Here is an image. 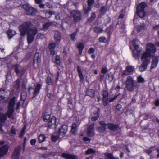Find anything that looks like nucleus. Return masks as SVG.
Instances as JSON below:
<instances>
[{
  "instance_id": "f257e3e1",
  "label": "nucleus",
  "mask_w": 159,
  "mask_h": 159,
  "mask_svg": "<svg viewBox=\"0 0 159 159\" xmlns=\"http://www.w3.org/2000/svg\"><path fill=\"white\" fill-rule=\"evenodd\" d=\"M156 51V48L154 44L149 43L147 44L146 51L141 57L142 62L139 68L140 72H143L147 69L148 65L150 63L151 57L155 54Z\"/></svg>"
},
{
  "instance_id": "f03ea898",
  "label": "nucleus",
  "mask_w": 159,
  "mask_h": 159,
  "mask_svg": "<svg viewBox=\"0 0 159 159\" xmlns=\"http://www.w3.org/2000/svg\"><path fill=\"white\" fill-rule=\"evenodd\" d=\"M31 25V23L30 21L25 22L20 25L19 29L20 36H24L26 34L31 32L34 30L30 28Z\"/></svg>"
},
{
  "instance_id": "7ed1b4c3",
  "label": "nucleus",
  "mask_w": 159,
  "mask_h": 159,
  "mask_svg": "<svg viewBox=\"0 0 159 159\" xmlns=\"http://www.w3.org/2000/svg\"><path fill=\"white\" fill-rule=\"evenodd\" d=\"M16 98L15 96L13 97L8 103V110L6 114L9 118H11L13 116V114L14 112V107L16 103Z\"/></svg>"
},
{
  "instance_id": "20e7f679",
  "label": "nucleus",
  "mask_w": 159,
  "mask_h": 159,
  "mask_svg": "<svg viewBox=\"0 0 159 159\" xmlns=\"http://www.w3.org/2000/svg\"><path fill=\"white\" fill-rule=\"evenodd\" d=\"M125 84L127 89L129 91L131 92L134 90V80L131 76H129L127 77Z\"/></svg>"
},
{
  "instance_id": "39448f33",
  "label": "nucleus",
  "mask_w": 159,
  "mask_h": 159,
  "mask_svg": "<svg viewBox=\"0 0 159 159\" xmlns=\"http://www.w3.org/2000/svg\"><path fill=\"white\" fill-rule=\"evenodd\" d=\"M56 118L54 116H53L49 121L47 123L43 125V127H46L48 128H55L56 127Z\"/></svg>"
},
{
  "instance_id": "423d86ee",
  "label": "nucleus",
  "mask_w": 159,
  "mask_h": 159,
  "mask_svg": "<svg viewBox=\"0 0 159 159\" xmlns=\"http://www.w3.org/2000/svg\"><path fill=\"white\" fill-rule=\"evenodd\" d=\"M23 7L27 15H34L37 12V11L33 7H30L27 4H24Z\"/></svg>"
},
{
  "instance_id": "0eeeda50",
  "label": "nucleus",
  "mask_w": 159,
  "mask_h": 159,
  "mask_svg": "<svg viewBox=\"0 0 159 159\" xmlns=\"http://www.w3.org/2000/svg\"><path fill=\"white\" fill-rule=\"evenodd\" d=\"M37 32L38 30L37 29H35L32 30L31 32H29L27 34V41L29 44L33 42Z\"/></svg>"
},
{
  "instance_id": "6e6552de",
  "label": "nucleus",
  "mask_w": 159,
  "mask_h": 159,
  "mask_svg": "<svg viewBox=\"0 0 159 159\" xmlns=\"http://www.w3.org/2000/svg\"><path fill=\"white\" fill-rule=\"evenodd\" d=\"M71 14L75 22H78L81 20V15L80 11L75 10H72L71 12Z\"/></svg>"
},
{
  "instance_id": "1a4fd4ad",
  "label": "nucleus",
  "mask_w": 159,
  "mask_h": 159,
  "mask_svg": "<svg viewBox=\"0 0 159 159\" xmlns=\"http://www.w3.org/2000/svg\"><path fill=\"white\" fill-rule=\"evenodd\" d=\"M42 85L41 84H37L35 88L32 87H29L28 88V91L30 92L31 90H34V91L33 93V98H34L36 97L39 93L40 90L42 88Z\"/></svg>"
},
{
  "instance_id": "9d476101",
  "label": "nucleus",
  "mask_w": 159,
  "mask_h": 159,
  "mask_svg": "<svg viewBox=\"0 0 159 159\" xmlns=\"http://www.w3.org/2000/svg\"><path fill=\"white\" fill-rule=\"evenodd\" d=\"M41 58L39 56L38 53H36L34 56L33 65L34 67L38 68L41 62Z\"/></svg>"
},
{
  "instance_id": "9b49d317",
  "label": "nucleus",
  "mask_w": 159,
  "mask_h": 159,
  "mask_svg": "<svg viewBox=\"0 0 159 159\" xmlns=\"http://www.w3.org/2000/svg\"><path fill=\"white\" fill-rule=\"evenodd\" d=\"M20 145L16 147L11 156V159H18L21 151Z\"/></svg>"
},
{
  "instance_id": "f8f14e48",
  "label": "nucleus",
  "mask_w": 159,
  "mask_h": 159,
  "mask_svg": "<svg viewBox=\"0 0 159 159\" xmlns=\"http://www.w3.org/2000/svg\"><path fill=\"white\" fill-rule=\"evenodd\" d=\"M107 129L112 131H116L118 130L119 125L112 123H107Z\"/></svg>"
},
{
  "instance_id": "ddd939ff",
  "label": "nucleus",
  "mask_w": 159,
  "mask_h": 159,
  "mask_svg": "<svg viewBox=\"0 0 159 159\" xmlns=\"http://www.w3.org/2000/svg\"><path fill=\"white\" fill-rule=\"evenodd\" d=\"M57 44L55 42H51L49 43L48 48L50 52V55L54 56L55 54V49Z\"/></svg>"
},
{
  "instance_id": "4468645a",
  "label": "nucleus",
  "mask_w": 159,
  "mask_h": 159,
  "mask_svg": "<svg viewBox=\"0 0 159 159\" xmlns=\"http://www.w3.org/2000/svg\"><path fill=\"white\" fill-rule=\"evenodd\" d=\"M9 146L5 144L0 147V157H1L6 155L8 152Z\"/></svg>"
},
{
  "instance_id": "2eb2a0df",
  "label": "nucleus",
  "mask_w": 159,
  "mask_h": 159,
  "mask_svg": "<svg viewBox=\"0 0 159 159\" xmlns=\"http://www.w3.org/2000/svg\"><path fill=\"white\" fill-rule=\"evenodd\" d=\"M99 124L100 126L97 128V130L100 133H103L104 132L106 129V126H107V124L103 121H101L99 122Z\"/></svg>"
},
{
  "instance_id": "dca6fc26",
  "label": "nucleus",
  "mask_w": 159,
  "mask_h": 159,
  "mask_svg": "<svg viewBox=\"0 0 159 159\" xmlns=\"http://www.w3.org/2000/svg\"><path fill=\"white\" fill-rule=\"evenodd\" d=\"M102 98L103 104L104 106H107L108 104V92L107 90H104L102 93Z\"/></svg>"
},
{
  "instance_id": "f3484780",
  "label": "nucleus",
  "mask_w": 159,
  "mask_h": 159,
  "mask_svg": "<svg viewBox=\"0 0 159 159\" xmlns=\"http://www.w3.org/2000/svg\"><path fill=\"white\" fill-rule=\"evenodd\" d=\"M61 156L66 159H78V157L76 155L66 153H62Z\"/></svg>"
},
{
  "instance_id": "a211bd4d",
  "label": "nucleus",
  "mask_w": 159,
  "mask_h": 159,
  "mask_svg": "<svg viewBox=\"0 0 159 159\" xmlns=\"http://www.w3.org/2000/svg\"><path fill=\"white\" fill-rule=\"evenodd\" d=\"M100 109L98 108L97 111H95L93 112V116L91 118V120L93 121H96L99 117V112Z\"/></svg>"
},
{
  "instance_id": "6ab92c4d",
  "label": "nucleus",
  "mask_w": 159,
  "mask_h": 159,
  "mask_svg": "<svg viewBox=\"0 0 159 159\" xmlns=\"http://www.w3.org/2000/svg\"><path fill=\"white\" fill-rule=\"evenodd\" d=\"M68 130V126L64 125L61 126V128H59L58 130L59 133L61 135H63L67 132Z\"/></svg>"
},
{
  "instance_id": "aec40b11",
  "label": "nucleus",
  "mask_w": 159,
  "mask_h": 159,
  "mask_svg": "<svg viewBox=\"0 0 159 159\" xmlns=\"http://www.w3.org/2000/svg\"><path fill=\"white\" fill-rule=\"evenodd\" d=\"M61 39V33L58 32L55 33L54 36V39L55 43L57 44H59Z\"/></svg>"
},
{
  "instance_id": "412c9836",
  "label": "nucleus",
  "mask_w": 159,
  "mask_h": 159,
  "mask_svg": "<svg viewBox=\"0 0 159 159\" xmlns=\"http://www.w3.org/2000/svg\"><path fill=\"white\" fill-rule=\"evenodd\" d=\"M146 4L144 2H142L139 4L137 6L136 8V11H144V9L146 7Z\"/></svg>"
},
{
  "instance_id": "4be33fe9",
  "label": "nucleus",
  "mask_w": 159,
  "mask_h": 159,
  "mask_svg": "<svg viewBox=\"0 0 159 159\" xmlns=\"http://www.w3.org/2000/svg\"><path fill=\"white\" fill-rule=\"evenodd\" d=\"M77 71L78 73L79 76L80 78V80L81 82H83L84 79V78L81 70V68L80 66L78 65L77 66Z\"/></svg>"
},
{
  "instance_id": "5701e85b",
  "label": "nucleus",
  "mask_w": 159,
  "mask_h": 159,
  "mask_svg": "<svg viewBox=\"0 0 159 159\" xmlns=\"http://www.w3.org/2000/svg\"><path fill=\"white\" fill-rule=\"evenodd\" d=\"M87 134L89 137H92L94 135L93 127L90 126L88 127Z\"/></svg>"
},
{
  "instance_id": "b1692460",
  "label": "nucleus",
  "mask_w": 159,
  "mask_h": 159,
  "mask_svg": "<svg viewBox=\"0 0 159 159\" xmlns=\"http://www.w3.org/2000/svg\"><path fill=\"white\" fill-rule=\"evenodd\" d=\"M6 33L7 35L8 38L9 39L12 38L16 34V32L11 29H9L6 32Z\"/></svg>"
},
{
  "instance_id": "393cba45",
  "label": "nucleus",
  "mask_w": 159,
  "mask_h": 159,
  "mask_svg": "<svg viewBox=\"0 0 159 159\" xmlns=\"http://www.w3.org/2000/svg\"><path fill=\"white\" fill-rule=\"evenodd\" d=\"M84 46V44L83 43H79L77 45L76 47L78 49L79 53L80 55L82 53Z\"/></svg>"
},
{
  "instance_id": "a878e982",
  "label": "nucleus",
  "mask_w": 159,
  "mask_h": 159,
  "mask_svg": "<svg viewBox=\"0 0 159 159\" xmlns=\"http://www.w3.org/2000/svg\"><path fill=\"white\" fill-rule=\"evenodd\" d=\"M53 23L51 22H48L43 25L42 29L43 31H46L48 28L52 25Z\"/></svg>"
},
{
  "instance_id": "bb28decb",
  "label": "nucleus",
  "mask_w": 159,
  "mask_h": 159,
  "mask_svg": "<svg viewBox=\"0 0 159 159\" xmlns=\"http://www.w3.org/2000/svg\"><path fill=\"white\" fill-rule=\"evenodd\" d=\"M158 62V59L157 57L153 58L152 60L150 69H152L156 67Z\"/></svg>"
},
{
  "instance_id": "cd10ccee",
  "label": "nucleus",
  "mask_w": 159,
  "mask_h": 159,
  "mask_svg": "<svg viewBox=\"0 0 159 159\" xmlns=\"http://www.w3.org/2000/svg\"><path fill=\"white\" fill-rule=\"evenodd\" d=\"M46 139V137L43 134H41L38 137V142L40 143L45 141Z\"/></svg>"
},
{
  "instance_id": "c85d7f7f",
  "label": "nucleus",
  "mask_w": 159,
  "mask_h": 159,
  "mask_svg": "<svg viewBox=\"0 0 159 159\" xmlns=\"http://www.w3.org/2000/svg\"><path fill=\"white\" fill-rule=\"evenodd\" d=\"M142 50L139 49V50L135 51L133 50V56L136 59H139V55L140 54Z\"/></svg>"
},
{
  "instance_id": "c756f323",
  "label": "nucleus",
  "mask_w": 159,
  "mask_h": 159,
  "mask_svg": "<svg viewBox=\"0 0 159 159\" xmlns=\"http://www.w3.org/2000/svg\"><path fill=\"white\" fill-rule=\"evenodd\" d=\"M94 32L96 34L102 33L103 30L102 28L98 26H95L93 28Z\"/></svg>"
},
{
  "instance_id": "7c9ffc66",
  "label": "nucleus",
  "mask_w": 159,
  "mask_h": 159,
  "mask_svg": "<svg viewBox=\"0 0 159 159\" xmlns=\"http://www.w3.org/2000/svg\"><path fill=\"white\" fill-rule=\"evenodd\" d=\"M7 116L6 114L0 113V122L4 123L7 119Z\"/></svg>"
},
{
  "instance_id": "2f4dec72",
  "label": "nucleus",
  "mask_w": 159,
  "mask_h": 159,
  "mask_svg": "<svg viewBox=\"0 0 159 159\" xmlns=\"http://www.w3.org/2000/svg\"><path fill=\"white\" fill-rule=\"evenodd\" d=\"M60 135L58 132L57 133H55L54 135H52L51 136V139L52 141H56L59 138Z\"/></svg>"
},
{
  "instance_id": "473e14b6",
  "label": "nucleus",
  "mask_w": 159,
  "mask_h": 159,
  "mask_svg": "<svg viewBox=\"0 0 159 159\" xmlns=\"http://www.w3.org/2000/svg\"><path fill=\"white\" fill-rule=\"evenodd\" d=\"M107 7L106 6H103L101 7L100 12H101L99 15L100 16H103L105 15L107 12Z\"/></svg>"
},
{
  "instance_id": "72a5a7b5",
  "label": "nucleus",
  "mask_w": 159,
  "mask_h": 159,
  "mask_svg": "<svg viewBox=\"0 0 159 159\" xmlns=\"http://www.w3.org/2000/svg\"><path fill=\"white\" fill-rule=\"evenodd\" d=\"M95 92L93 89H90L87 91L86 92V94L90 97H93L94 96Z\"/></svg>"
},
{
  "instance_id": "f704fd0d",
  "label": "nucleus",
  "mask_w": 159,
  "mask_h": 159,
  "mask_svg": "<svg viewBox=\"0 0 159 159\" xmlns=\"http://www.w3.org/2000/svg\"><path fill=\"white\" fill-rule=\"evenodd\" d=\"M20 65L18 64H16L13 65L12 67L14 68V72L16 74H18L20 73L19 67Z\"/></svg>"
},
{
  "instance_id": "c9c22d12",
  "label": "nucleus",
  "mask_w": 159,
  "mask_h": 159,
  "mask_svg": "<svg viewBox=\"0 0 159 159\" xmlns=\"http://www.w3.org/2000/svg\"><path fill=\"white\" fill-rule=\"evenodd\" d=\"M67 99V104L68 105V109L71 110H72L71 107L69 105H70L71 106H73V100L72 98L71 97H70L69 98H68Z\"/></svg>"
},
{
  "instance_id": "e433bc0d",
  "label": "nucleus",
  "mask_w": 159,
  "mask_h": 159,
  "mask_svg": "<svg viewBox=\"0 0 159 159\" xmlns=\"http://www.w3.org/2000/svg\"><path fill=\"white\" fill-rule=\"evenodd\" d=\"M20 87V81L19 79H17L15 82L14 88L17 90H18Z\"/></svg>"
},
{
  "instance_id": "4c0bfd02",
  "label": "nucleus",
  "mask_w": 159,
  "mask_h": 159,
  "mask_svg": "<svg viewBox=\"0 0 159 159\" xmlns=\"http://www.w3.org/2000/svg\"><path fill=\"white\" fill-rule=\"evenodd\" d=\"M55 63L58 66L61 65V60L60 57L59 55H57L55 57Z\"/></svg>"
},
{
  "instance_id": "58836bf2",
  "label": "nucleus",
  "mask_w": 159,
  "mask_h": 159,
  "mask_svg": "<svg viewBox=\"0 0 159 159\" xmlns=\"http://www.w3.org/2000/svg\"><path fill=\"white\" fill-rule=\"evenodd\" d=\"M50 115L48 114L47 113H45L43 116V120L44 122H47L50 119Z\"/></svg>"
},
{
  "instance_id": "ea45409f",
  "label": "nucleus",
  "mask_w": 159,
  "mask_h": 159,
  "mask_svg": "<svg viewBox=\"0 0 159 159\" xmlns=\"http://www.w3.org/2000/svg\"><path fill=\"white\" fill-rule=\"evenodd\" d=\"M10 134L11 136L15 135L16 134V129L13 126H12L10 128Z\"/></svg>"
},
{
  "instance_id": "a19ab883",
  "label": "nucleus",
  "mask_w": 159,
  "mask_h": 159,
  "mask_svg": "<svg viewBox=\"0 0 159 159\" xmlns=\"http://www.w3.org/2000/svg\"><path fill=\"white\" fill-rule=\"evenodd\" d=\"M45 81L48 85H53L52 79L50 77L48 76L46 79Z\"/></svg>"
},
{
  "instance_id": "79ce46f5",
  "label": "nucleus",
  "mask_w": 159,
  "mask_h": 159,
  "mask_svg": "<svg viewBox=\"0 0 159 159\" xmlns=\"http://www.w3.org/2000/svg\"><path fill=\"white\" fill-rule=\"evenodd\" d=\"M95 151L94 149L90 148L85 151V154L87 155L93 154L95 153Z\"/></svg>"
},
{
  "instance_id": "37998d69",
  "label": "nucleus",
  "mask_w": 159,
  "mask_h": 159,
  "mask_svg": "<svg viewBox=\"0 0 159 159\" xmlns=\"http://www.w3.org/2000/svg\"><path fill=\"white\" fill-rule=\"evenodd\" d=\"M106 156L107 157V159H119L118 157L115 158L114 157L113 154L111 153H107Z\"/></svg>"
},
{
  "instance_id": "c03bdc74",
  "label": "nucleus",
  "mask_w": 159,
  "mask_h": 159,
  "mask_svg": "<svg viewBox=\"0 0 159 159\" xmlns=\"http://www.w3.org/2000/svg\"><path fill=\"white\" fill-rule=\"evenodd\" d=\"M71 131L73 133H75L77 131V125L76 123H73L71 126Z\"/></svg>"
},
{
  "instance_id": "a18cd8bd",
  "label": "nucleus",
  "mask_w": 159,
  "mask_h": 159,
  "mask_svg": "<svg viewBox=\"0 0 159 159\" xmlns=\"http://www.w3.org/2000/svg\"><path fill=\"white\" fill-rule=\"evenodd\" d=\"M137 14L138 16L141 18H143L145 16V13L144 11H136Z\"/></svg>"
},
{
  "instance_id": "49530a36",
  "label": "nucleus",
  "mask_w": 159,
  "mask_h": 159,
  "mask_svg": "<svg viewBox=\"0 0 159 159\" xmlns=\"http://www.w3.org/2000/svg\"><path fill=\"white\" fill-rule=\"evenodd\" d=\"M98 39L99 41L101 43H106L107 42V39L103 36L100 37Z\"/></svg>"
},
{
  "instance_id": "de8ad7c7",
  "label": "nucleus",
  "mask_w": 159,
  "mask_h": 159,
  "mask_svg": "<svg viewBox=\"0 0 159 159\" xmlns=\"http://www.w3.org/2000/svg\"><path fill=\"white\" fill-rule=\"evenodd\" d=\"M133 46L134 47L133 50L137 51L139 50V49L142 50V49L139 48V46L138 45L136 44L134 41L133 42Z\"/></svg>"
},
{
  "instance_id": "09e8293b",
  "label": "nucleus",
  "mask_w": 159,
  "mask_h": 159,
  "mask_svg": "<svg viewBox=\"0 0 159 159\" xmlns=\"http://www.w3.org/2000/svg\"><path fill=\"white\" fill-rule=\"evenodd\" d=\"M126 69L128 72L131 73L133 71L134 68L131 65H129L127 66Z\"/></svg>"
},
{
  "instance_id": "8fccbe9b",
  "label": "nucleus",
  "mask_w": 159,
  "mask_h": 159,
  "mask_svg": "<svg viewBox=\"0 0 159 159\" xmlns=\"http://www.w3.org/2000/svg\"><path fill=\"white\" fill-rule=\"evenodd\" d=\"M137 81L138 83H142L145 82V80L142 76H139L137 77Z\"/></svg>"
},
{
  "instance_id": "3c124183",
  "label": "nucleus",
  "mask_w": 159,
  "mask_h": 159,
  "mask_svg": "<svg viewBox=\"0 0 159 159\" xmlns=\"http://www.w3.org/2000/svg\"><path fill=\"white\" fill-rule=\"evenodd\" d=\"M77 32L76 31H75L73 33L70 34V36L71 38V39L72 40H75V37L76 35H77Z\"/></svg>"
},
{
  "instance_id": "603ef678",
  "label": "nucleus",
  "mask_w": 159,
  "mask_h": 159,
  "mask_svg": "<svg viewBox=\"0 0 159 159\" xmlns=\"http://www.w3.org/2000/svg\"><path fill=\"white\" fill-rule=\"evenodd\" d=\"M4 93V91L0 90V101L4 100L5 98L3 95Z\"/></svg>"
},
{
  "instance_id": "864d4df0",
  "label": "nucleus",
  "mask_w": 159,
  "mask_h": 159,
  "mask_svg": "<svg viewBox=\"0 0 159 159\" xmlns=\"http://www.w3.org/2000/svg\"><path fill=\"white\" fill-rule=\"evenodd\" d=\"M91 7L88 6L87 8H85L84 9V14H87L89 11L91 10Z\"/></svg>"
},
{
  "instance_id": "5fc2aeb1",
  "label": "nucleus",
  "mask_w": 159,
  "mask_h": 159,
  "mask_svg": "<svg viewBox=\"0 0 159 159\" xmlns=\"http://www.w3.org/2000/svg\"><path fill=\"white\" fill-rule=\"evenodd\" d=\"M108 80L110 82H111L114 79V75L113 74H109L108 75Z\"/></svg>"
},
{
  "instance_id": "6e6d98bb",
  "label": "nucleus",
  "mask_w": 159,
  "mask_h": 159,
  "mask_svg": "<svg viewBox=\"0 0 159 159\" xmlns=\"http://www.w3.org/2000/svg\"><path fill=\"white\" fill-rule=\"evenodd\" d=\"M87 4L88 6L91 7V6L94 2V0H88L87 1Z\"/></svg>"
},
{
  "instance_id": "4d7b16f0",
  "label": "nucleus",
  "mask_w": 159,
  "mask_h": 159,
  "mask_svg": "<svg viewBox=\"0 0 159 159\" xmlns=\"http://www.w3.org/2000/svg\"><path fill=\"white\" fill-rule=\"evenodd\" d=\"M119 94L116 95H115L113 97L110 98L109 100V102L110 103L113 102L115 99H116L117 98V97L119 96Z\"/></svg>"
},
{
  "instance_id": "13d9d810",
  "label": "nucleus",
  "mask_w": 159,
  "mask_h": 159,
  "mask_svg": "<svg viewBox=\"0 0 159 159\" xmlns=\"http://www.w3.org/2000/svg\"><path fill=\"white\" fill-rule=\"evenodd\" d=\"M95 51L94 48L92 47H90L89 48L88 51V53L89 54H92L94 53Z\"/></svg>"
},
{
  "instance_id": "bf43d9fd",
  "label": "nucleus",
  "mask_w": 159,
  "mask_h": 159,
  "mask_svg": "<svg viewBox=\"0 0 159 159\" xmlns=\"http://www.w3.org/2000/svg\"><path fill=\"white\" fill-rule=\"evenodd\" d=\"M108 70L106 67H103L102 68L101 70V72L102 74H106L107 71Z\"/></svg>"
},
{
  "instance_id": "052dcab7",
  "label": "nucleus",
  "mask_w": 159,
  "mask_h": 159,
  "mask_svg": "<svg viewBox=\"0 0 159 159\" xmlns=\"http://www.w3.org/2000/svg\"><path fill=\"white\" fill-rule=\"evenodd\" d=\"M36 142V140L35 139H32L30 141V144L32 146L35 145Z\"/></svg>"
},
{
  "instance_id": "680f3d73",
  "label": "nucleus",
  "mask_w": 159,
  "mask_h": 159,
  "mask_svg": "<svg viewBox=\"0 0 159 159\" xmlns=\"http://www.w3.org/2000/svg\"><path fill=\"white\" fill-rule=\"evenodd\" d=\"M24 94L23 93H21L20 100H22L24 101L26 99V96L25 94L24 95Z\"/></svg>"
},
{
  "instance_id": "e2e57ef3",
  "label": "nucleus",
  "mask_w": 159,
  "mask_h": 159,
  "mask_svg": "<svg viewBox=\"0 0 159 159\" xmlns=\"http://www.w3.org/2000/svg\"><path fill=\"white\" fill-rule=\"evenodd\" d=\"M111 31L110 28L109 27H107L106 30V32L107 34L108 35H110L111 34Z\"/></svg>"
},
{
  "instance_id": "0e129e2a",
  "label": "nucleus",
  "mask_w": 159,
  "mask_h": 159,
  "mask_svg": "<svg viewBox=\"0 0 159 159\" xmlns=\"http://www.w3.org/2000/svg\"><path fill=\"white\" fill-rule=\"evenodd\" d=\"M122 107V105L120 104H118L116 105V109L117 111H119L121 108Z\"/></svg>"
},
{
  "instance_id": "69168bd1",
  "label": "nucleus",
  "mask_w": 159,
  "mask_h": 159,
  "mask_svg": "<svg viewBox=\"0 0 159 159\" xmlns=\"http://www.w3.org/2000/svg\"><path fill=\"white\" fill-rule=\"evenodd\" d=\"M83 140L84 142L88 141L89 142L91 140V139L87 137H84L83 138Z\"/></svg>"
},
{
  "instance_id": "338daca9",
  "label": "nucleus",
  "mask_w": 159,
  "mask_h": 159,
  "mask_svg": "<svg viewBox=\"0 0 159 159\" xmlns=\"http://www.w3.org/2000/svg\"><path fill=\"white\" fill-rule=\"evenodd\" d=\"M46 6L48 8H51L52 7V5L49 2H48L46 3Z\"/></svg>"
},
{
  "instance_id": "774afa93",
  "label": "nucleus",
  "mask_w": 159,
  "mask_h": 159,
  "mask_svg": "<svg viewBox=\"0 0 159 159\" xmlns=\"http://www.w3.org/2000/svg\"><path fill=\"white\" fill-rule=\"evenodd\" d=\"M48 14L49 15L48 17H50L52 14H54V12L52 11H48V12H47L46 13V14Z\"/></svg>"
}]
</instances>
